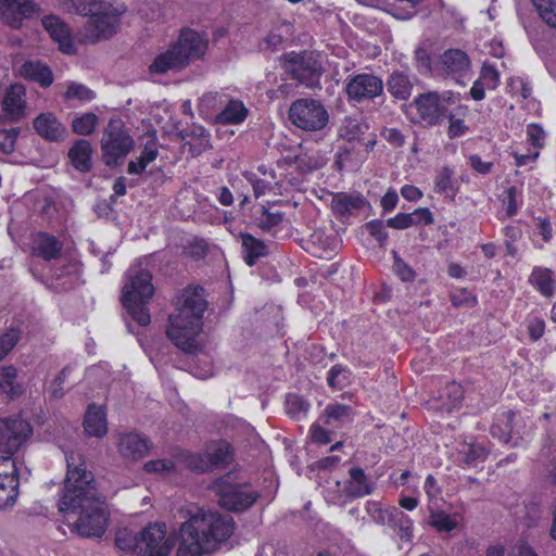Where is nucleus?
Returning <instances> with one entry per match:
<instances>
[{
	"label": "nucleus",
	"mask_w": 556,
	"mask_h": 556,
	"mask_svg": "<svg viewBox=\"0 0 556 556\" xmlns=\"http://www.w3.org/2000/svg\"><path fill=\"white\" fill-rule=\"evenodd\" d=\"M231 516L198 509L179 528L177 556H203L220 547L232 534Z\"/></svg>",
	"instance_id": "nucleus-1"
},
{
	"label": "nucleus",
	"mask_w": 556,
	"mask_h": 556,
	"mask_svg": "<svg viewBox=\"0 0 556 556\" xmlns=\"http://www.w3.org/2000/svg\"><path fill=\"white\" fill-rule=\"evenodd\" d=\"M204 289L188 287L176 302V314L169 316L166 330L169 340L181 351L193 354L198 351L197 336L203 326V314L207 308Z\"/></svg>",
	"instance_id": "nucleus-2"
},
{
	"label": "nucleus",
	"mask_w": 556,
	"mask_h": 556,
	"mask_svg": "<svg viewBox=\"0 0 556 556\" xmlns=\"http://www.w3.org/2000/svg\"><path fill=\"white\" fill-rule=\"evenodd\" d=\"M208 48V38L191 28H182L175 42L160 53L149 66L152 74L180 72L193 61L201 60Z\"/></svg>",
	"instance_id": "nucleus-3"
},
{
	"label": "nucleus",
	"mask_w": 556,
	"mask_h": 556,
	"mask_svg": "<svg viewBox=\"0 0 556 556\" xmlns=\"http://www.w3.org/2000/svg\"><path fill=\"white\" fill-rule=\"evenodd\" d=\"M67 473L64 480L63 493L60 500V511H76L77 505L91 503L93 497L99 496L93 473L87 470L77 453L66 455Z\"/></svg>",
	"instance_id": "nucleus-4"
},
{
	"label": "nucleus",
	"mask_w": 556,
	"mask_h": 556,
	"mask_svg": "<svg viewBox=\"0 0 556 556\" xmlns=\"http://www.w3.org/2000/svg\"><path fill=\"white\" fill-rule=\"evenodd\" d=\"M154 294L152 275L138 264L127 271V282L123 288L122 302L127 313L140 326L150 324V314L146 307L147 302Z\"/></svg>",
	"instance_id": "nucleus-5"
},
{
	"label": "nucleus",
	"mask_w": 556,
	"mask_h": 556,
	"mask_svg": "<svg viewBox=\"0 0 556 556\" xmlns=\"http://www.w3.org/2000/svg\"><path fill=\"white\" fill-rule=\"evenodd\" d=\"M236 481V475L227 472L216 479L211 489L218 497L217 502L223 508L230 511H243L256 502L260 494L251 490L248 484Z\"/></svg>",
	"instance_id": "nucleus-6"
},
{
	"label": "nucleus",
	"mask_w": 556,
	"mask_h": 556,
	"mask_svg": "<svg viewBox=\"0 0 556 556\" xmlns=\"http://www.w3.org/2000/svg\"><path fill=\"white\" fill-rule=\"evenodd\" d=\"M290 122L306 131L324 129L329 122V113L321 101L301 98L293 101L288 111Z\"/></svg>",
	"instance_id": "nucleus-7"
},
{
	"label": "nucleus",
	"mask_w": 556,
	"mask_h": 556,
	"mask_svg": "<svg viewBox=\"0 0 556 556\" xmlns=\"http://www.w3.org/2000/svg\"><path fill=\"white\" fill-rule=\"evenodd\" d=\"M285 72L307 88L319 87L323 66L314 52H290L282 56Z\"/></svg>",
	"instance_id": "nucleus-8"
},
{
	"label": "nucleus",
	"mask_w": 556,
	"mask_h": 556,
	"mask_svg": "<svg viewBox=\"0 0 556 556\" xmlns=\"http://www.w3.org/2000/svg\"><path fill=\"white\" fill-rule=\"evenodd\" d=\"M90 502L77 505L76 511L67 514L78 515L73 525L80 536L101 538L105 532L108 521L105 504L100 496L93 497Z\"/></svg>",
	"instance_id": "nucleus-9"
},
{
	"label": "nucleus",
	"mask_w": 556,
	"mask_h": 556,
	"mask_svg": "<svg viewBox=\"0 0 556 556\" xmlns=\"http://www.w3.org/2000/svg\"><path fill=\"white\" fill-rule=\"evenodd\" d=\"M132 147L134 140L125 130L123 122L111 119L101 139L104 163L110 167L117 166Z\"/></svg>",
	"instance_id": "nucleus-10"
},
{
	"label": "nucleus",
	"mask_w": 556,
	"mask_h": 556,
	"mask_svg": "<svg viewBox=\"0 0 556 556\" xmlns=\"http://www.w3.org/2000/svg\"><path fill=\"white\" fill-rule=\"evenodd\" d=\"M231 460L230 445L227 442L216 443L206 455L182 451L176 456V463L195 472L213 471Z\"/></svg>",
	"instance_id": "nucleus-11"
},
{
	"label": "nucleus",
	"mask_w": 556,
	"mask_h": 556,
	"mask_svg": "<svg viewBox=\"0 0 556 556\" xmlns=\"http://www.w3.org/2000/svg\"><path fill=\"white\" fill-rule=\"evenodd\" d=\"M119 12L112 10V5L105 3V8L100 12L90 13V18L84 26V37L89 42L111 38L119 25Z\"/></svg>",
	"instance_id": "nucleus-12"
},
{
	"label": "nucleus",
	"mask_w": 556,
	"mask_h": 556,
	"mask_svg": "<svg viewBox=\"0 0 556 556\" xmlns=\"http://www.w3.org/2000/svg\"><path fill=\"white\" fill-rule=\"evenodd\" d=\"M41 14L42 9L33 0H0V18L12 29H22L25 21Z\"/></svg>",
	"instance_id": "nucleus-13"
},
{
	"label": "nucleus",
	"mask_w": 556,
	"mask_h": 556,
	"mask_svg": "<svg viewBox=\"0 0 556 556\" xmlns=\"http://www.w3.org/2000/svg\"><path fill=\"white\" fill-rule=\"evenodd\" d=\"M138 556H168L173 548L172 541L166 538V526L161 522L150 523L138 532Z\"/></svg>",
	"instance_id": "nucleus-14"
},
{
	"label": "nucleus",
	"mask_w": 556,
	"mask_h": 556,
	"mask_svg": "<svg viewBox=\"0 0 556 556\" xmlns=\"http://www.w3.org/2000/svg\"><path fill=\"white\" fill-rule=\"evenodd\" d=\"M30 424L23 419H0V454L13 455L31 435Z\"/></svg>",
	"instance_id": "nucleus-15"
},
{
	"label": "nucleus",
	"mask_w": 556,
	"mask_h": 556,
	"mask_svg": "<svg viewBox=\"0 0 556 556\" xmlns=\"http://www.w3.org/2000/svg\"><path fill=\"white\" fill-rule=\"evenodd\" d=\"M454 102L451 93L439 94L435 91L420 94L414 103L422 121L437 125L447 117V108Z\"/></svg>",
	"instance_id": "nucleus-16"
},
{
	"label": "nucleus",
	"mask_w": 556,
	"mask_h": 556,
	"mask_svg": "<svg viewBox=\"0 0 556 556\" xmlns=\"http://www.w3.org/2000/svg\"><path fill=\"white\" fill-rule=\"evenodd\" d=\"M345 92L355 102L374 101L383 93V81L372 74H357L346 79Z\"/></svg>",
	"instance_id": "nucleus-17"
},
{
	"label": "nucleus",
	"mask_w": 556,
	"mask_h": 556,
	"mask_svg": "<svg viewBox=\"0 0 556 556\" xmlns=\"http://www.w3.org/2000/svg\"><path fill=\"white\" fill-rule=\"evenodd\" d=\"M33 125L41 138L51 142L63 141L67 136L66 127L50 112L39 114Z\"/></svg>",
	"instance_id": "nucleus-18"
},
{
	"label": "nucleus",
	"mask_w": 556,
	"mask_h": 556,
	"mask_svg": "<svg viewBox=\"0 0 556 556\" xmlns=\"http://www.w3.org/2000/svg\"><path fill=\"white\" fill-rule=\"evenodd\" d=\"M117 448L123 458L137 460L144 457L150 447L148 440L139 433L125 432L118 434Z\"/></svg>",
	"instance_id": "nucleus-19"
},
{
	"label": "nucleus",
	"mask_w": 556,
	"mask_h": 556,
	"mask_svg": "<svg viewBox=\"0 0 556 556\" xmlns=\"http://www.w3.org/2000/svg\"><path fill=\"white\" fill-rule=\"evenodd\" d=\"M470 67V60L466 52L460 49H448L440 56L434 70L441 74L462 75Z\"/></svg>",
	"instance_id": "nucleus-20"
},
{
	"label": "nucleus",
	"mask_w": 556,
	"mask_h": 556,
	"mask_svg": "<svg viewBox=\"0 0 556 556\" xmlns=\"http://www.w3.org/2000/svg\"><path fill=\"white\" fill-rule=\"evenodd\" d=\"M41 25L50 37L60 45L62 51L70 53L74 49L70 28L60 16L46 15L41 17Z\"/></svg>",
	"instance_id": "nucleus-21"
},
{
	"label": "nucleus",
	"mask_w": 556,
	"mask_h": 556,
	"mask_svg": "<svg viewBox=\"0 0 556 556\" xmlns=\"http://www.w3.org/2000/svg\"><path fill=\"white\" fill-rule=\"evenodd\" d=\"M25 88L22 85H12L5 92L2 109L4 117L11 122L18 121L25 111Z\"/></svg>",
	"instance_id": "nucleus-22"
},
{
	"label": "nucleus",
	"mask_w": 556,
	"mask_h": 556,
	"mask_svg": "<svg viewBox=\"0 0 556 556\" xmlns=\"http://www.w3.org/2000/svg\"><path fill=\"white\" fill-rule=\"evenodd\" d=\"M354 416L353 408L345 404H328L319 416V421L333 430L342 428L346 422L352 421Z\"/></svg>",
	"instance_id": "nucleus-23"
},
{
	"label": "nucleus",
	"mask_w": 556,
	"mask_h": 556,
	"mask_svg": "<svg viewBox=\"0 0 556 556\" xmlns=\"http://www.w3.org/2000/svg\"><path fill=\"white\" fill-rule=\"evenodd\" d=\"M92 147L86 139H78L68 151V157L73 166L81 172L87 173L91 169Z\"/></svg>",
	"instance_id": "nucleus-24"
},
{
	"label": "nucleus",
	"mask_w": 556,
	"mask_h": 556,
	"mask_svg": "<svg viewBox=\"0 0 556 556\" xmlns=\"http://www.w3.org/2000/svg\"><path fill=\"white\" fill-rule=\"evenodd\" d=\"M33 251L46 261L54 260L61 254L62 243L54 236L40 232L34 239Z\"/></svg>",
	"instance_id": "nucleus-25"
},
{
	"label": "nucleus",
	"mask_w": 556,
	"mask_h": 556,
	"mask_svg": "<svg viewBox=\"0 0 556 556\" xmlns=\"http://www.w3.org/2000/svg\"><path fill=\"white\" fill-rule=\"evenodd\" d=\"M243 258L249 266H253L256 261L268 254L267 245L260 239L250 233H240Z\"/></svg>",
	"instance_id": "nucleus-26"
},
{
	"label": "nucleus",
	"mask_w": 556,
	"mask_h": 556,
	"mask_svg": "<svg viewBox=\"0 0 556 556\" xmlns=\"http://www.w3.org/2000/svg\"><path fill=\"white\" fill-rule=\"evenodd\" d=\"M350 481L345 485V494L349 497H362L371 494L374 486L368 482L364 470L359 467L350 469Z\"/></svg>",
	"instance_id": "nucleus-27"
},
{
	"label": "nucleus",
	"mask_w": 556,
	"mask_h": 556,
	"mask_svg": "<svg viewBox=\"0 0 556 556\" xmlns=\"http://www.w3.org/2000/svg\"><path fill=\"white\" fill-rule=\"evenodd\" d=\"M84 427L88 434L101 438L108 431L105 412L102 407L89 405L85 416Z\"/></svg>",
	"instance_id": "nucleus-28"
},
{
	"label": "nucleus",
	"mask_w": 556,
	"mask_h": 556,
	"mask_svg": "<svg viewBox=\"0 0 556 556\" xmlns=\"http://www.w3.org/2000/svg\"><path fill=\"white\" fill-rule=\"evenodd\" d=\"M367 204L365 198L359 194H346V193H338L332 199V210L336 214L345 216L351 215L353 211L361 210Z\"/></svg>",
	"instance_id": "nucleus-29"
},
{
	"label": "nucleus",
	"mask_w": 556,
	"mask_h": 556,
	"mask_svg": "<svg viewBox=\"0 0 556 556\" xmlns=\"http://www.w3.org/2000/svg\"><path fill=\"white\" fill-rule=\"evenodd\" d=\"M23 74L41 86L48 87L53 81L50 68L40 62H26L22 67Z\"/></svg>",
	"instance_id": "nucleus-30"
},
{
	"label": "nucleus",
	"mask_w": 556,
	"mask_h": 556,
	"mask_svg": "<svg viewBox=\"0 0 556 556\" xmlns=\"http://www.w3.org/2000/svg\"><path fill=\"white\" fill-rule=\"evenodd\" d=\"M387 88L394 98L406 100L410 96L413 85L407 75L393 73L387 81Z\"/></svg>",
	"instance_id": "nucleus-31"
},
{
	"label": "nucleus",
	"mask_w": 556,
	"mask_h": 556,
	"mask_svg": "<svg viewBox=\"0 0 556 556\" xmlns=\"http://www.w3.org/2000/svg\"><path fill=\"white\" fill-rule=\"evenodd\" d=\"M459 460L469 467H477L486 458L488 452L481 444L463 443L459 451Z\"/></svg>",
	"instance_id": "nucleus-32"
},
{
	"label": "nucleus",
	"mask_w": 556,
	"mask_h": 556,
	"mask_svg": "<svg viewBox=\"0 0 556 556\" xmlns=\"http://www.w3.org/2000/svg\"><path fill=\"white\" fill-rule=\"evenodd\" d=\"M17 370L13 366L0 368V391L10 399H15L22 393L21 386L16 382Z\"/></svg>",
	"instance_id": "nucleus-33"
},
{
	"label": "nucleus",
	"mask_w": 556,
	"mask_h": 556,
	"mask_svg": "<svg viewBox=\"0 0 556 556\" xmlns=\"http://www.w3.org/2000/svg\"><path fill=\"white\" fill-rule=\"evenodd\" d=\"M248 114V110L242 102L230 100L224 110L217 115V121L222 124H240Z\"/></svg>",
	"instance_id": "nucleus-34"
},
{
	"label": "nucleus",
	"mask_w": 556,
	"mask_h": 556,
	"mask_svg": "<svg viewBox=\"0 0 556 556\" xmlns=\"http://www.w3.org/2000/svg\"><path fill=\"white\" fill-rule=\"evenodd\" d=\"M18 495V478H0V508L12 507Z\"/></svg>",
	"instance_id": "nucleus-35"
},
{
	"label": "nucleus",
	"mask_w": 556,
	"mask_h": 556,
	"mask_svg": "<svg viewBox=\"0 0 556 556\" xmlns=\"http://www.w3.org/2000/svg\"><path fill=\"white\" fill-rule=\"evenodd\" d=\"M369 130V126L358 118L345 117L341 136L348 141H362Z\"/></svg>",
	"instance_id": "nucleus-36"
},
{
	"label": "nucleus",
	"mask_w": 556,
	"mask_h": 556,
	"mask_svg": "<svg viewBox=\"0 0 556 556\" xmlns=\"http://www.w3.org/2000/svg\"><path fill=\"white\" fill-rule=\"evenodd\" d=\"M530 282L545 296H552L554 293V281L552 271L548 268H534L530 276Z\"/></svg>",
	"instance_id": "nucleus-37"
},
{
	"label": "nucleus",
	"mask_w": 556,
	"mask_h": 556,
	"mask_svg": "<svg viewBox=\"0 0 556 556\" xmlns=\"http://www.w3.org/2000/svg\"><path fill=\"white\" fill-rule=\"evenodd\" d=\"M515 413L513 410L504 412L498 418V424L491 427V433L493 437H497L504 442H509L511 439L513 420Z\"/></svg>",
	"instance_id": "nucleus-38"
},
{
	"label": "nucleus",
	"mask_w": 556,
	"mask_h": 556,
	"mask_svg": "<svg viewBox=\"0 0 556 556\" xmlns=\"http://www.w3.org/2000/svg\"><path fill=\"white\" fill-rule=\"evenodd\" d=\"M105 3L102 0H68L67 10L71 13L88 16L90 13L100 12L105 8Z\"/></svg>",
	"instance_id": "nucleus-39"
},
{
	"label": "nucleus",
	"mask_w": 556,
	"mask_h": 556,
	"mask_svg": "<svg viewBox=\"0 0 556 556\" xmlns=\"http://www.w3.org/2000/svg\"><path fill=\"white\" fill-rule=\"evenodd\" d=\"M541 18L556 29V0H532Z\"/></svg>",
	"instance_id": "nucleus-40"
},
{
	"label": "nucleus",
	"mask_w": 556,
	"mask_h": 556,
	"mask_svg": "<svg viewBox=\"0 0 556 556\" xmlns=\"http://www.w3.org/2000/svg\"><path fill=\"white\" fill-rule=\"evenodd\" d=\"M98 123V117L93 113H86L80 117H76L72 122L73 131L81 135L88 136L93 132L96 125Z\"/></svg>",
	"instance_id": "nucleus-41"
},
{
	"label": "nucleus",
	"mask_w": 556,
	"mask_h": 556,
	"mask_svg": "<svg viewBox=\"0 0 556 556\" xmlns=\"http://www.w3.org/2000/svg\"><path fill=\"white\" fill-rule=\"evenodd\" d=\"M116 546L122 551L131 552L138 555L139 540L138 533H131L127 529L119 530L116 534Z\"/></svg>",
	"instance_id": "nucleus-42"
},
{
	"label": "nucleus",
	"mask_w": 556,
	"mask_h": 556,
	"mask_svg": "<svg viewBox=\"0 0 556 556\" xmlns=\"http://www.w3.org/2000/svg\"><path fill=\"white\" fill-rule=\"evenodd\" d=\"M430 525L442 532H450L457 527V521L444 511L432 513Z\"/></svg>",
	"instance_id": "nucleus-43"
},
{
	"label": "nucleus",
	"mask_w": 556,
	"mask_h": 556,
	"mask_svg": "<svg viewBox=\"0 0 556 556\" xmlns=\"http://www.w3.org/2000/svg\"><path fill=\"white\" fill-rule=\"evenodd\" d=\"M18 328L11 327L0 337V361L13 350L20 340Z\"/></svg>",
	"instance_id": "nucleus-44"
},
{
	"label": "nucleus",
	"mask_w": 556,
	"mask_h": 556,
	"mask_svg": "<svg viewBox=\"0 0 556 556\" xmlns=\"http://www.w3.org/2000/svg\"><path fill=\"white\" fill-rule=\"evenodd\" d=\"M94 96L96 94L91 89L78 83H71L64 94L65 99L67 100L75 99L80 101H90L94 98Z\"/></svg>",
	"instance_id": "nucleus-45"
},
{
	"label": "nucleus",
	"mask_w": 556,
	"mask_h": 556,
	"mask_svg": "<svg viewBox=\"0 0 556 556\" xmlns=\"http://www.w3.org/2000/svg\"><path fill=\"white\" fill-rule=\"evenodd\" d=\"M20 134V128L0 129V151L10 154L14 151L15 141Z\"/></svg>",
	"instance_id": "nucleus-46"
},
{
	"label": "nucleus",
	"mask_w": 556,
	"mask_h": 556,
	"mask_svg": "<svg viewBox=\"0 0 556 556\" xmlns=\"http://www.w3.org/2000/svg\"><path fill=\"white\" fill-rule=\"evenodd\" d=\"M309 404L296 394H289L286 400V407L289 415L296 417L299 414H305Z\"/></svg>",
	"instance_id": "nucleus-47"
},
{
	"label": "nucleus",
	"mask_w": 556,
	"mask_h": 556,
	"mask_svg": "<svg viewBox=\"0 0 556 556\" xmlns=\"http://www.w3.org/2000/svg\"><path fill=\"white\" fill-rule=\"evenodd\" d=\"M325 427L326 426L323 425V422H320L319 419L311 427V437L313 442L320 444H327L331 442V434L333 433L334 430Z\"/></svg>",
	"instance_id": "nucleus-48"
},
{
	"label": "nucleus",
	"mask_w": 556,
	"mask_h": 556,
	"mask_svg": "<svg viewBox=\"0 0 556 556\" xmlns=\"http://www.w3.org/2000/svg\"><path fill=\"white\" fill-rule=\"evenodd\" d=\"M346 370L341 365H334L328 372V384L333 389H342L348 382Z\"/></svg>",
	"instance_id": "nucleus-49"
},
{
	"label": "nucleus",
	"mask_w": 556,
	"mask_h": 556,
	"mask_svg": "<svg viewBox=\"0 0 556 556\" xmlns=\"http://www.w3.org/2000/svg\"><path fill=\"white\" fill-rule=\"evenodd\" d=\"M283 215L279 212L273 213L269 212L267 208H262V216L258 222V226L265 230L268 231L275 226L279 225L282 222Z\"/></svg>",
	"instance_id": "nucleus-50"
},
{
	"label": "nucleus",
	"mask_w": 556,
	"mask_h": 556,
	"mask_svg": "<svg viewBox=\"0 0 556 556\" xmlns=\"http://www.w3.org/2000/svg\"><path fill=\"white\" fill-rule=\"evenodd\" d=\"M415 60L421 74H432L435 71L432 66L431 58L425 48L419 47L416 49Z\"/></svg>",
	"instance_id": "nucleus-51"
},
{
	"label": "nucleus",
	"mask_w": 556,
	"mask_h": 556,
	"mask_svg": "<svg viewBox=\"0 0 556 556\" xmlns=\"http://www.w3.org/2000/svg\"><path fill=\"white\" fill-rule=\"evenodd\" d=\"M480 80L488 89H495L500 81L498 72L494 66L484 64L481 68Z\"/></svg>",
	"instance_id": "nucleus-52"
},
{
	"label": "nucleus",
	"mask_w": 556,
	"mask_h": 556,
	"mask_svg": "<svg viewBox=\"0 0 556 556\" xmlns=\"http://www.w3.org/2000/svg\"><path fill=\"white\" fill-rule=\"evenodd\" d=\"M292 163L302 173H312L320 166L318 160L307 154L295 155Z\"/></svg>",
	"instance_id": "nucleus-53"
},
{
	"label": "nucleus",
	"mask_w": 556,
	"mask_h": 556,
	"mask_svg": "<svg viewBox=\"0 0 556 556\" xmlns=\"http://www.w3.org/2000/svg\"><path fill=\"white\" fill-rule=\"evenodd\" d=\"M387 223L383 220L375 219L365 225L367 231L380 244H383L388 239V232L384 230Z\"/></svg>",
	"instance_id": "nucleus-54"
},
{
	"label": "nucleus",
	"mask_w": 556,
	"mask_h": 556,
	"mask_svg": "<svg viewBox=\"0 0 556 556\" xmlns=\"http://www.w3.org/2000/svg\"><path fill=\"white\" fill-rule=\"evenodd\" d=\"M393 268L396 275L403 281H412L415 278V271L410 266H408L397 254L394 252V264Z\"/></svg>",
	"instance_id": "nucleus-55"
},
{
	"label": "nucleus",
	"mask_w": 556,
	"mask_h": 556,
	"mask_svg": "<svg viewBox=\"0 0 556 556\" xmlns=\"http://www.w3.org/2000/svg\"><path fill=\"white\" fill-rule=\"evenodd\" d=\"M148 472H172L175 469V463L169 459H155L144 464Z\"/></svg>",
	"instance_id": "nucleus-56"
},
{
	"label": "nucleus",
	"mask_w": 556,
	"mask_h": 556,
	"mask_svg": "<svg viewBox=\"0 0 556 556\" xmlns=\"http://www.w3.org/2000/svg\"><path fill=\"white\" fill-rule=\"evenodd\" d=\"M529 142L534 148H542L544 144L545 132L538 124H530L527 128Z\"/></svg>",
	"instance_id": "nucleus-57"
},
{
	"label": "nucleus",
	"mask_w": 556,
	"mask_h": 556,
	"mask_svg": "<svg viewBox=\"0 0 556 556\" xmlns=\"http://www.w3.org/2000/svg\"><path fill=\"white\" fill-rule=\"evenodd\" d=\"M12 455L0 457V478H18L17 469Z\"/></svg>",
	"instance_id": "nucleus-58"
},
{
	"label": "nucleus",
	"mask_w": 556,
	"mask_h": 556,
	"mask_svg": "<svg viewBox=\"0 0 556 556\" xmlns=\"http://www.w3.org/2000/svg\"><path fill=\"white\" fill-rule=\"evenodd\" d=\"M387 226L394 229H406L414 226V220L409 213H399L396 216L387 220Z\"/></svg>",
	"instance_id": "nucleus-59"
},
{
	"label": "nucleus",
	"mask_w": 556,
	"mask_h": 556,
	"mask_svg": "<svg viewBox=\"0 0 556 556\" xmlns=\"http://www.w3.org/2000/svg\"><path fill=\"white\" fill-rule=\"evenodd\" d=\"M67 370H68V367H64L59 372L56 378L52 381V383L50 386V394L52 397L61 399L64 395L63 383L66 378Z\"/></svg>",
	"instance_id": "nucleus-60"
},
{
	"label": "nucleus",
	"mask_w": 556,
	"mask_h": 556,
	"mask_svg": "<svg viewBox=\"0 0 556 556\" xmlns=\"http://www.w3.org/2000/svg\"><path fill=\"white\" fill-rule=\"evenodd\" d=\"M409 215L413 217L414 226L433 224V216L428 207H419Z\"/></svg>",
	"instance_id": "nucleus-61"
},
{
	"label": "nucleus",
	"mask_w": 556,
	"mask_h": 556,
	"mask_svg": "<svg viewBox=\"0 0 556 556\" xmlns=\"http://www.w3.org/2000/svg\"><path fill=\"white\" fill-rule=\"evenodd\" d=\"M435 188L440 192H445L452 188V170L444 167L438 175L435 180Z\"/></svg>",
	"instance_id": "nucleus-62"
},
{
	"label": "nucleus",
	"mask_w": 556,
	"mask_h": 556,
	"mask_svg": "<svg viewBox=\"0 0 556 556\" xmlns=\"http://www.w3.org/2000/svg\"><path fill=\"white\" fill-rule=\"evenodd\" d=\"M447 117L450 119V127H448V136L451 138H456L465 134L467 130L466 125L464 124V121L460 118H456L454 114H447Z\"/></svg>",
	"instance_id": "nucleus-63"
},
{
	"label": "nucleus",
	"mask_w": 556,
	"mask_h": 556,
	"mask_svg": "<svg viewBox=\"0 0 556 556\" xmlns=\"http://www.w3.org/2000/svg\"><path fill=\"white\" fill-rule=\"evenodd\" d=\"M444 393L451 400L453 405L458 404L464 397V390L462 386L456 382L448 383Z\"/></svg>",
	"instance_id": "nucleus-64"
}]
</instances>
